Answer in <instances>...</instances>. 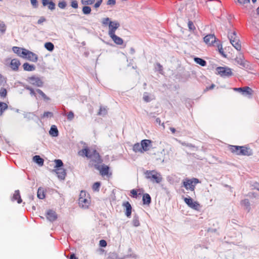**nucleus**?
<instances>
[{"mask_svg":"<svg viewBox=\"0 0 259 259\" xmlns=\"http://www.w3.org/2000/svg\"><path fill=\"white\" fill-rule=\"evenodd\" d=\"M238 1L241 5H244L250 2V0H238Z\"/></svg>","mask_w":259,"mask_h":259,"instance_id":"052dcab7","label":"nucleus"},{"mask_svg":"<svg viewBox=\"0 0 259 259\" xmlns=\"http://www.w3.org/2000/svg\"><path fill=\"white\" fill-rule=\"evenodd\" d=\"M58 6L60 9H64L67 6V3L65 1L62 0L59 2Z\"/></svg>","mask_w":259,"mask_h":259,"instance_id":"79ce46f5","label":"nucleus"},{"mask_svg":"<svg viewBox=\"0 0 259 259\" xmlns=\"http://www.w3.org/2000/svg\"><path fill=\"white\" fill-rule=\"evenodd\" d=\"M115 0H108L107 1V4L108 5H114L115 4Z\"/></svg>","mask_w":259,"mask_h":259,"instance_id":"e2e57ef3","label":"nucleus"},{"mask_svg":"<svg viewBox=\"0 0 259 259\" xmlns=\"http://www.w3.org/2000/svg\"><path fill=\"white\" fill-rule=\"evenodd\" d=\"M243 57L242 54H239L238 56H237L235 59V62L242 67H244L245 66V63L243 61Z\"/></svg>","mask_w":259,"mask_h":259,"instance_id":"b1692460","label":"nucleus"},{"mask_svg":"<svg viewBox=\"0 0 259 259\" xmlns=\"http://www.w3.org/2000/svg\"><path fill=\"white\" fill-rule=\"evenodd\" d=\"M101 184L100 182L95 183L92 187V189L95 191H99Z\"/></svg>","mask_w":259,"mask_h":259,"instance_id":"a18cd8bd","label":"nucleus"},{"mask_svg":"<svg viewBox=\"0 0 259 259\" xmlns=\"http://www.w3.org/2000/svg\"><path fill=\"white\" fill-rule=\"evenodd\" d=\"M37 196L40 199H43L45 198V194L44 188L39 187L38 189Z\"/></svg>","mask_w":259,"mask_h":259,"instance_id":"7c9ffc66","label":"nucleus"},{"mask_svg":"<svg viewBox=\"0 0 259 259\" xmlns=\"http://www.w3.org/2000/svg\"><path fill=\"white\" fill-rule=\"evenodd\" d=\"M188 26L190 30H194L195 29L193 23L191 21L188 22Z\"/></svg>","mask_w":259,"mask_h":259,"instance_id":"864d4df0","label":"nucleus"},{"mask_svg":"<svg viewBox=\"0 0 259 259\" xmlns=\"http://www.w3.org/2000/svg\"><path fill=\"white\" fill-rule=\"evenodd\" d=\"M25 57L24 58L27 59L28 60L32 61L33 62H36L38 60V56L37 55L32 52L26 50V51L25 53Z\"/></svg>","mask_w":259,"mask_h":259,"instance_id":"1a4fd4ad","label":"nucleus"},{"mask_svg":"<svg viewBox=\"0 0 259 259\" xmlns=\"http://www.w3.org/2000/svg\"><path fill=\"white\" fill-rule=\"evenodd\" d=\"M142 200L144 204L149 205L151 201V198L149 194L145 193L143 196Z\"/></svg>","mask_w":259,"mask_h":259,"instance_id":"c85d7f7f","label":"nucleus"},{"mask_svg":"<svg viewBox=\"0 0 259 259\" xmlns=\"http://www.w3.org/2000/svg\"><path fill=\"white\" fill-rule=\"evenodd\" d=\"M199 183V181L198 179L192 178V179H186L183 181V186L187 189L191 191H194L195 188V186L197 184Z\"/></svg>","mask_w":259,"mask_h":259,"instance_id":"39448f33","label":"nucleus"},{"mask_svg":"<svg viewBox=\"0 0 259 259\" xmlns=\"http://www.w3.org/2000/svg\"><path fill=\"white\" fill-rule=\"evenodd\" d=\"M178 142L181 144L183 146H187V147H190V148H194V146L192 144H190V143H186L185 142H182L181 141H178Z\"/></svg>","mask_w":259,"mask_h":259,"instance_id":"8fccbe9b","label":"nucleus"},{"mask_svg":"<svg viewBox=\"0 0 259 259\" xmlns=\"http://www.w3.org/2000/svg\"><path fill=\"white\" fill-rule=\"evenodd\" d=\"M241 204L249 212L250 210V203L248 199H245L241 201Z\"/></svg>","mask_w":259,"mask_h":259,"instance_id":"a878e982","label":"nucleus"},{"mask_svg":"<svg viewBox=\"0 0 259 259\" xmlns=\"http://www.w3.org/2000/svg\"><path fill=\"white\" fill-rule=\"evenodd\" d=\"M101 4V3L100 2H97L95 4L94 7L95 8H99Z\"/></svg>","mask_w":259,"mask_h":259,"instance_id":"338daca9","label":"nucleus"},{"mask_svg":"<svg viewBox=\"0 0 259 259\" xmlns=\"http://www.w3.org/2000/svg\"><path fill=\"white\" fill-rule=\"evenodd\" d=\"M28 81L31 84L38 87H41L43 85V82L39 77L31 76L28 78Z\"/></svg>","mask_w":259,"mask_h":259,"instance_id":"9b49d317","label":"nucleus"},{"mask_svg":"<svg viewBox=\"0 0 259 259\" xmlns=\"http://www.w3.org/2000/svg\"><path fill=\"white\" fill-rule=\"evenodd\" d=\"M109 167V166L105 165H100V169H98L100 171V173L102 176H106L108 174Z\"/></svg>","mask_w":259,"mask_h":259,"instance_id":"5701e85b","label":"nucleus"},{"mask_svg":"<svg viewBox=\"0 0 259 259\" xmlns=\"http://www.w3.org/2000/svg\"><path fill=\"white\" fill-rule=\"evenodd\" d=\"M20 62L17 59H13L11 60L10 63V67L11 69L15 71L18 70L19 67L20 65Z\"/></svg>","mask_w":259,"mask_h":259,"instance_id":"f3484780","label":"nucleus"},{"mask_svg":"<svg viewBox=\"0 0 259 259\" xmlns=\"http://www.w3.org/2000/svg\"><path fill=\"white\" fill-rule=\"evenodd\" d=\"M55 162L56 163V165L55 166V169L61 168V167L63 165V163L60 159L55 160Z\"/></svg>","mask_w":259,"mask_h":259,"instance_id":"a19ab883","label":"nucleus"},{"mask_svg":"<svg viewBox=\"0 0 259 259\" xmlns=\"http://www.w3.org/2000/svg\"><path fill=\"white\" fill-rule=\"evenodd\" d=\"M12 50L14 53L17 54L20 57L24 58L25 57V53L26 51V49L24 48H19L18 47H13L12 48Z\"/></svg>","mask_w":259,"mask_h":259,"instance_id":"2eb2a0df","label":"nucleus"},{"mask_svg":"<svg viewBox=\"0 0 259 259\" xmlns=\"http://www.w3.org/2000/svg\"><path fill=\"white\" fill-rule=\"evenodd\" d=\"M204 41L208 45H212L216 41V38L214 34H209L204 37Z\"/></svg>","mask_w":259,"mask_h":259,"instance_id":"dca6fc26","label":"nucleus"},{"mask_svg":"<svg viewBox=\"0 0 259 259\" xmlns=\"http://www.w3.org/2000/svg\"><path fill=\"white\" fill-rule=\"evenodd\" d=\"M8 108L6 103L0 102V116L2 115L4 112Z\"/></svg>","mask_w":259,"mask_h":259,"instance_id":"c9c22d12","label":"nucleus"},{"mask_svg":"<svg viewBox=\"0 0 259 259\" xmlns=\"http://www.w3.org/2000/svg\"><path fill=\"white\" fill-rule=\"evenodd\" d=\"M216 71L217 73L222 77H229L233 75L232 69L228 67H218Z\"/></svg>","mask_w":259,"mask_h":259,"instance_id":"423d86ee","label":"nucleus"},{"mask_svg":"<svg viewBox=\"0 0 259 259\" xmlns=\"http://www.w3.org/2000/svg\"><path fill=\"white\" fill-rule=\"evenodd\" d=\"M125 207V215L127 217L130 218L132 213V207L131 204L128 202H126L123 204Z\"/></svg>","mask_w":259,"mask_h":259,"instance_id":"412c9836","label":"nucleus"},{"mask_svg":"<svg viewBox=\"0 0 259 259\" xmlns=\"http://www.w3.org/2000/svg\"><path fill=\"white\" fill-rule=\"evenodd\" d=\"M184 200L189 207L196 210H199L200 208L199 203L197 201H194L192 198L190 197L185 198Z\"/></svg>","mask_w":259,"mask_h":259,"instance_id":"0eeeda50","label":"nucleus"},{"mask_svg":"<svg viewBox=\"0 0 259 259\" xmlns=\"http://www.w3.org/2000/svg\"><path fill=\"white\" fill-rule=\"evenodd\" d=\"M194 61L196 63L199 64L200 65H201L202 66H205L206 64V61L204 60H203L201 58H198V57L194 58Z\"/></svg>","mask_w":259,"mask_h":259,"instance_id":"72a5a7b5","label":"nucleus"},{"mask_svg":"<svg viewBox=\"0 0 259 259\" xmlns=\"http://www.w3.org/2000/svg\"><path fill=\"white\" fill-rule=\"evenodd\" d=\"M230 150L233 153L238 155L250 156L253 154L250 148L245 146H231Z\"/></svg>","mask_w":259,"mask_h":259,"instance_id":"f03ea898","label":"nucleus"},{"mask_svg":"<svg viewBox=\"0 0 259 259\" xmlns=\"http://www.w3.org/2000/svg\"><path fill=\"white\" fill-rule=\"evenodd\" d=\"M58 130L56 125H53L51 126L50 130L49 131V134L52 137H57L58 136Z\"/></svg>","mask_w":259,"mask_h":259,"instance_id":"393cba45","label":"nucleus"},{"mask_svg":"<svg viewBox=\"0 0 259 259\" xmlns=\"http://www.w3.org/2000/svg\"><path fill=\"white\" fill-rule=\"evenodd\" d=\"M53 114L52 112H45L43 115H42V117L44 118H46V117H53Z\"/></svg>","mask_w":259,"mask_h":259,"instance_id":"09e8293b","label":"nucleus"},{"mask_svg":"<svg viewBox=\"0 0 259 259\" xmlns=\"http://www.w3.org/2000/svg\"><path fill=\"white\" fill-rule=\"evenodd\" d=\"M152 141L150 140H143L141 142V147L143 152L147 151L150 149L151 146Z\"/></svg>","mask_w":259,"mask_h":259,"instance_id":"ddd939ff","label":"nucleus"},{"mask_svg":"<svg viewBox=\"0 0 259 259\" xmlns=\"http://www.w3.org/2000/svg\"><path fill=\"white\" fill-rule=\"evenodd\" d=\"M234 90L239 92L244 96H251L252 94V90L248 87H245L243 88H234Z\"/></svg>","mask_w":259,"mask_h":259,"instance_id":"9d476101","label":"nucleus"},{"mask_svg":"<svg viewBox=\"0 0 259 259\" xmlns=\"http://www.w3.org/2000/svg\"><path fill=\"white\" fill-rule=\"evenodd\" d=\"M12 201L17 200L18 203L22 202V200L20 195V192L19 190H16L13 194L12 198Z\"/></svg>","mask_w":259,"mask_h":259,"instance_id":"4be33fe9","label":"nucleus"},{"mask_svg":"<svg viewBox=\"0 0 259 259\" xmlns=\"http://www.w3.org/2000/svg\"><path fill=\"white\" fill-rule=\"evenodd\" d=\"M131 193L132 194L133 196L134 197H136L137 196V192L136 190L133 189L131 190Z\"/></svg>","mask_w":259,"mask_h":259,"instance_id":"69168bd1","label":"nucleus"},{"mask_svg":"<svg viewBox=\"0 0 259 259\" xmlns=\"http://www.w3.org/2000/svg\"><path fill=\"white\" fill-rule=\"evenodd\" d=\"M30 3L34 8H36L38 7V5L37 0H30Z\"/></svg>","mask_w":259,"mask_h":259,"instance_id":"6e6d98bb","label":"nucleus"},{"mask_svg":"<svg viewBox=\"0 0 259 259\" xmlns=\"http://www.w3.org/2000/svg\"><path fill=\"white\" fill-rule=\"evenodd\" d=\"M67 116V119L69 121H71L74 118V115L73 112L72 111H70V112H68Z\"/></svg>","mask_w":259,"mask_h":259,"instance_id":"de8ad7c7","label":"nucleus"},{"mask_svg":"<svg viewBox=\"0 0 259 259\" xmlns=\"http://www.w3.org/2000/svg\"><path fill=\"white\" fill-rule=\"evenodd\" d=\"M45 48L48 51L52 52L54 49V45L51 42H48L45 44Z\"/></svg>","mask_w":259,"mask_h":259,"instance_id":"e433bc0d","label":"nucleus"},{"mask_svg":"<svg viewBox=\"0 0 259 259\" xmlns=\"http://www.w3.org/2000/svg\"><path fill=\"white\" fill-rule=\"evenodd\" d=\"M41 2L44 7L47 6L51 11H54L56 8V5L52 0H42Z\"/></svg>","mask_w":259,"mask_h":259,"instance_id":"4468645a","label":"nucleus"},{"mask_svg":"<svg viewBox=\"0 0 259 259\" xmlns=\"http://www.w3.org/2000/svg\"><path fill=\"white\" fill-rule=\"evenodd\" d=\"M46 19L44 17H41L38 20L37 23L38 24H41L43 23L44 22L46 21Z\"/></svg>","mask_w":259,"mask_h":259,"instance_id":"680f3d73","label":"nucleus"},{"mask_svg":"<svg viewBox=\"0 0 259 259\" xmlns=\"http://www.w3.org/2000/svg\"><path fill=\"white\" fill-rule=\"evenodd\" d=\"M228 37L230 43L232 42H234V41L236 40H239L235 31L230 30L228 31Z\"/></svg>","mask_w":259,"mask_h":259,"instance_id":"aec40b11","label":"nucleus"},{"mask_svg":"<svg viewBox=\"0 0 259 259\" xmlns=\"http://www.w3.org/2000/svg\"><path fill=\"white\" fill-rule=\"evenodd\" d=\"M54 171L57 175L58 177L61 180H64L66 175V171L64 168H56Z\"/></svg>","mask_w":259,"mask_h":259,"instance_id":"a211bd4d","label":"nucleus"},{"mask_svg":"<svg viewBox=\"0 0 259 259\" xmlns=\"http://www.w3.org/2000/svg\"><path fill=\"white\" fill-rule=\"evenodd\" d=\"M254 188L259 191V184L258 183H255L253 185Z\"/></svg>","mask_w":259,"mask_h":259,"instance_id":"774afa93","label":"nucleus"},{"mask_svg":"<svg viewBox=\"0 0 259 259\" xmlns=\"http://www.w3.org/2000/svg\"><path fill=\"white\" fill-rule=\"evenodd\" d=\"M7 26L5 23L2 21H0V33L4 34L6 31Z\"/></svg>","mask_w":259,"mask_h":259,"instance_id":"4c0bfd02","label":"nucleus"},{"mask_svg":"<svg viewBox=\"0 0 259 259\" xmlns=\"http://www.w3.org/2000/svg\"><path fill=\"white\" fill-rule=\"evenodd\" d=\"M132 223L135 227H138L140 226V223L139 222V218L137 214L134 215Z\"/></svg>","mask_w":259,"mask_h":259,"instance_id":"473e14b6","label":"nucleus"},{"mask_svg":"<svg viewBox=\"0 0 259 259\" xmlns=\"http://www.w3.org/2000/svg\"><path fill=\"white\" fill-rule=\"evenodd\" d=\"M111 21L110 19L109 18H104L102 20V24L103 25H107L109 24V22Z\"/></svg>","mask_w":259,"mask_h":259,"instance_id":"13d9d810","label":"nucleus"},{"mask_svg":"<svg viewBox=\"0 0 259 259\" xmlns=\"http://www.w3.org/2000/svg\"><path fill=\"white\" fill-rule=\"evenodd\" d=\"M25 89L30 91V94L31 96H35V92L32 88L27 86L25 87Z\"/></svg>","mask_w":259,"mask_h":259,"instance_id":"5fc2aeb1","label":"nucleus"},{"mask_svg":"<svg viewBox=\"0 0 259 259\" xmlns=\"http://www.w3.org/2000/svg\"><path fill=\"white\" fill-rule=\"evenodd\" d=\"M7 95V90L5 89L2 88L0 90V96L5 97Z\"/></svg>","mask_w":259,"mask_h":259,"instance_id":"603ef678","label":"nucleus"},{"mask_svg":"<svg viewBox=\"0 0 259 259\" xmlns=\"http://www.w3.org/2000/svg\"><path fill=\"white\" fill-rule=\"evenodd\" d=\"M99 244L100 246L105 247L107 246V242L104 240H101Z\"/></svg>","mask_w":259,"mask_h":259,"instance_id":"bf43d9fd","label":"nucleus"},{"mask_svg":"<svg viewBox=\"0 0 259 259\" xmlns=\"http://www.w3.org/2000/svg\"><path fill=\"white\" fill-rule=\"evenodd\" d=\"M36 92L38 93L41 97L42 98L45 100H50V98L49 97H48L46 94L40 89H37L36 90Z\"/></svg>","mask_w":259,"mask_h":259,"instance_id":"ea45409f","label":"nucleus"},{"mask_svg":"<svg viewBox=\"0 0 259 259\" xmlns=\"http://www.w3.org/2000/svg\"><path fill=\"white\" fill-rule=\"evenodd\" d=\"M82 13L85 15L90 14L91 12V8L88 5H84L82 8Z\"/></svg>","mask_w":259,"mask_h":259,"instance_id":"58836bf2","label":"nucleus"},{"mask_svg":"<svg viewBox=\"0 0 259 259\" xmlns=\"http://www.w3.org/2000/svg\"><path fill=\"white\" fill-rule=\"evenodd\" d=\"M143 99L147 103L150 102L154 99V96L150 95L147 92H145L143 94Z\"/></svg>","mask_w":259,"mask_h":259,"instance_id":"cd10ccee","label":"nucleus"},{"mask_svg":"<svg viewBox=\"0 0 259 259\" xmlns=\"http://www.w3.org/2000/svg\"><path fill=\"white\" fill-rule=\"evenodd\" d=\"M144 174L145 178L153 183H160L162 181L161 174L156 170H146Z\"/></svg>","mask_w":259,"mask_h":259,"instance_id":"7ed1b4c3","label":"nucleus"},{"mask_svg":"<svg viewBox=\"0 0 259 259\" xmlns=\"http://www.w3.org/2000/svg\"><path fill=\"white\" fill-rule=\"evenodd\" d=\"M95 0H81V3L83 5H91L94 3Z\"/></svg>","mask_w":259,"mask_h":259,"instance_id":"c03bdc74","label":"nucleus"},{"mask_svg":"<svg viewBox=\"0 0 259 259\" xmlns=\"http://www.w3.org/2000/svg\"><path fill=\"white\" fill-rule=\"evenodd\" d=\"M91 202L89 194H87L85 191H81L78 199V204L80 207L87 209L89 207Z\"/></svg>","mask_w":259,"mask_h":259,"instance_id":"20e7f679","label":"nucleus"},{"mask_svg":"<svg viewBox=\"0 0 259 259\" xmlns=\"http://www.w3.org/2000/svg\"><path fill=\"white\" fill-rule=\"evenodd\" d=\"M218 49H219L220 53L223 56L225 57L226 55L224 53V51H223V49L222 48V46L221 47L219 46L218 47Z\"/></svg>","mask_w":259,"mask_h":259,"instance_id":"0e129e2a","label":"nucleus"},{"mask_svg":"<svg viewBox=\"0 0 259 259\" xmlns=\"http://www.w3.org/2000/svg\"><path fill=\"white\" fill-rule=\"evenodd\" d=\"M231 44L237 51H240L241 50V46L240 40H236L234 41V42H232Z\"/></svg>","mask_w":259,"mask_h":259,"instance_id":"f704fd0d","label":"nucleus"},{"mask_svg":"<svg viewBox=\"0 0 259 259\" xmlns=\"http://www.w3.org/2000/svg\"><path fill=\"white\" fill-rule=\"evenodd\" d=\"M107 113V110L105 107H101L98 114L100 115L104 116Z\"/></svg>","mask_w":259,"mask_h":259,"instance_id":"37998d69","label":"nucleus"},{"mask_svg":"<svg viewBox=\"0 0 259 259\" xmlns=\"http://www.w3.org/2000/svg\"><path fill=\"white\" fill-rule=\"evenodd\" d=\"M109 36L111 37V38L112 39V40L114 41V43H115L117 45H121L123 43V39L117 36L115 33H113L110 35H109Z\"/></svg>","mask_w":259,"mask_h":259,"instance_id":"6ab92c4d","label":"nucleus"},{"mask_svg":"<svg viewBox=\"0 0 259 259\" xmlns=\"http://www.w3.org/2000/svg\"><path fill=\"white\" fill-rule=\"evenodd\" d=\"M78 154L82 156H85L90 159L89 166L94 167L97 169H100V164L102 162V159L96 150L89 149L86 147L78 152Z\"/></svg>","mask_w":259,"mask_h":259,"instance_id":"f257e3e1","label":"nucleus"},{"mask_svg":"<svg viewBox=\"0 0 259 259\" xmlns=\"http://www.w3.org/2000/svg\"><path fill=\"white\" fill-rule=\"evenodd\" d=\"M71 6L74 9L78 8V2L76 0H72L71 2Z\"/></svg>","mask_w":259,"mask_h":259,"instance_id":"3c124183","label":"nucleus"},{"mask_svg":"<svg viewBox=\"0 0 259 259\" xmlns=\"http://www.w3.org/2000/svg\"><path fill=\"white\" fill-rule=\"evenodd\" d=\"M155 69L159 71L160 73H162V66L159 63L156 64Z\"/></svg>","mask_w":259,"mask_h":259,"instance_id":"4d7b16f0","label":"nucleus"},{"mask_svg":"<svg viewBox=\"0 0 259 259\" xmlns=\"http://www.w3.org/2000/svg\"><path fill=\"white\" fill-rule=\"evenodd\" d=\"M34 116V114L31 112H27L24 114V118H28L29 119H32Z\"/></svg>","mask_w":259,"mask_h":259,"instance_id":"49530a36","label":"nucleus"},{"mask_svg":"<svg viewBox=\"0 0 259 259\" xmlns=\"http://www.w3.org/2000/svg\"><path fill=\"white\" fill-rule=\"evenodd\" d=\"M33 160L34 161V162H35L36 163H37L40 166H42L44 164V160L39 155H35L34 156H33Z\"/></svg>","mask_w":259,"mask_h":259,"instance_id":"c756f323","label":"nucleus"},{"mask_svg":"<svg viewBox=\"0 0 259 259\" xmlns=\"http://www.w3.org/2000/svg\"><path fill=\"white\" fill-rule=\"evenodd\" d=\"M119 26L120 24L117 21H110L109 24V30L108 32V35H110L113 33H115L116 30Z\"/></svg>","mask_w":259,"mask_h":259,"instance_id":"6e6552de","label":"nucleus"},{"mask_svg":"<svg viewBox=\"0 0 259 259\" xmlns=\"http://www.w3.org/2000/svg\"><path fill=\"white\" fill-rule=\"evenodd\" d=\"M133 150L135 152L143 153L141 147V144H140L138 143L134 144V145L133 146Z\"/></svg>","mask_w":259,"mask_h":259,"instance_id":"2f4dec72","label":"nucleus"},{"mask_svg":"<svg viewBox=\"0 0 259 259\" xmlns=\"http://www.w3.org/2000/svg\"><path fill=\"white\" fill-rule=\"evenodd\" d=\"M46 217L49 221L53 222L57 220L58 215L55 211L49 209L46 213Z\"/></svg>","mask_w":259,"mask_h":259,"instance_id":"f8f14e48","label":"nucleus"},{"mask_svg":"<svg viewBox=\"0 0 259 259\" xmlns=\"http://www.w3.org/2000/svg\"><path fill=\"white\" fill-rule=\"evenodd\" d=\"M23 67L24 70L27 71H32L35 69V67L34 65H30L28 63H24Z\"/></svg>","mask_w":259,"mask_h":259,"instance_id":"bb28decb","label":"nucleus"}]
</instances>
